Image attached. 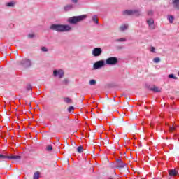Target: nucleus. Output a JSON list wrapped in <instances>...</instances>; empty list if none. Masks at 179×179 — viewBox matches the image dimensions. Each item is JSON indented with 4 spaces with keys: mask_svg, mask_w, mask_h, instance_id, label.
Masks as SVG:
<instances>
[{
    "mask_svg": "<svg viewBox=\"0 0 179 179\" xmlns=\"http://www.w3.org/2000/svg\"><path fill=\"white\" fill-rule=\"evenodd\" d=\"M50 30L54 31H57V33H66L72 30L69 24H52L50 27Z\"/></svg>",
    "mask_w": 179,
    "mask_h": 179,
    "instance_id": "obj_1",
    "label": "nucleus"
},
{
    "mask_svg": "<svg viewBox=\"0 0 179 179\" xmlns=\"http://www.w3.org/2000/svg\"><path fill=\"white\" fill-rule=\"evenodd\" d=\"M86 17V15L73 16L69 17L67 22L68 23H69V24H78V23H80V22H83V20H85Z\"/></svg>",
    "mask_w": 179,
    "mask_h": 179,
    "instance_id": "obj_2",
    "label": "nucleus"
},
{
    "mask_svg": "<svg viewBox=\"0 0 179 179\" xmlns=\"http://www.w3.org/2000/svg\"><path fill=\"white\" fill-rule=\"evenodd\" d=\"M115 162H113V167H115V169H124L125 167L127 168V164L122 162L121 158L115 157Z\"/></svg>",
    "mask_w": 179,
    "mask_h": 179,
    "instance_id": "obj_3",
    "label": "nucleus"
},
{
    "mask_svg": "<svg viewBox=\"0 0 179 179\" xmlns=\"http://www.w3.org/2000/svg\"><path fill=\"white\" fill-rule=\"evenodd\" d=\"M104 66H106V61L99 60L94 64L93 69H101V68H103Z\"/></svg>",
    "mask_w": 179,
    "mask_h": 179,
    "instance_id": "obj_4",
    "label": "nucleus"
},
{
    "mask_svg": "<svg viewBox=\"0 0 179 179\" xmlns=\"http://www.w3.org/2000/svg\"><path fill=\"white\" fill-rule=\"evenodd\" d=\"M64 75H65V73L62 69L53 71V76H55V78H59V79H62V78H64Z\"/></svg>",
    "mask_w": 179,
    "mask_h": 179,
    "instance_id": "obj_5",
    "label": "nucleus"
},
{
    "mask_svg": "<svg viewBox=\"0 0 179 179\" xmlns=\"http://www.w3.org/2000/svg\"><path fill=\"white\" fill-rule=\"evenodd\" d=\"M92 54L93 57H100L103 54V50L101 48H94L92 50Z\"/></svg>",
    "mask_w": 179,
    "mask_h": 179,
    "instance_id": "obj_6",
    "label": "nucleus"
},
{
    "mask_svg": "<svg viewBox=\"0 0 179 179\" xmlns=\"http://www.w3.org/2000/svg\"><path fill=\"white\" fill-rule=\"evenodd\" d=\"M20 64L24 68H29V66H31V61L25 59L22 60Z\"/></svg>",
    "mask_w": 179,
    "mask_h": 179,
    "instance_id": "obj_7",
    "label": "nucleus"
},
{
    "mask_svg": "<svg viewBox=\"0 0 179 179\" xmlns=\"http://www.w3.org/2000/svg\"><path fill=\"white\" fill-rule=\"evenodd\" d=\"M136 13V11H135V10H126L123 11L122 13L124 16H132V15H135Z\"/></svg>",
    "mask_w": 179,
    "mask_h": 179,
    "instance_id": "obj_8",
    "label": "nucleus"
},
{
    "mask_svg": "<svg viewBox=\"0 0 179 179\" xmlns=\"http://www.w3.org/2000/svg\"><path fill=\"white\" fill-rule=\"evenodd\" d=\"M172 5L175 9H179V0H172Z\"/></svg>",
    "mask_w": 179,
    "mask_h": 179,
    "instance_id": "obj_9",
    "label": "nucleus"
},
{
    "mask_svg": "<svg viewBox=\"0 0 179 179\" xmlns=\"http://www.w3.org/2000/svg\"><path fill=\"white\" fill-rule=\"evenodd\" d=\"M128 27H129V25H128V24H122L120 27V31H125V30H128Z\"/></svg>",
    "mask_w": 179,
    "mask_h": 179,
    "instance_id": "obj_10",
    "label": "nucleus"
},
{
    "mask_svg": "<svg viewBox=\"0 0 179 179\" xmlns=\"http://www.w3.org/2000/svg\"><path fill=\"white\" fill-rule=\"evenodd\" d=\"M147 23L148 26L150 27V29H153V27H152V26H153V24H155V20H153V19L150 18L148 20Z\"/></svg>",
    "mask_w": 179,
    "mask_h": 179,
    "instance_id": "obj_11",
    "label": "nucleus"
},
{
    "mask_svg": "<svg viewBox=\"0 0 179 179\" xmlns=\"http://www.w3.org/2000/svg\"><path fill=\"white\" fill-rule=\"evenodd\" d=\"M20 159H22V157H20V155L10 156V160H19Z\"/></svg>",
    "mask_w": 179,
    "mask_h": 179,
    "instance_id": "obj_12",
    "label": "nucleus"
},
{
    "mask_svg": "<svg viewBox=\"0 0 179 179\" xmlns=\"http://www.w3.org/2000/svg\"><path fill=\"white\" fill-rule=\"evenodd\" d=\"M72 8H73V6L72 4H69V5L65 6L64 9L66 12H68V10H71Z\"/></svg>",
    "mask_w": 179,
    "mask_h": 179,
    "instance_id": "obj_13",
    "label": "nucleus"
},
{
    "mask_svg": "<svg viewBox=\"0 0 179 179\" xmlns=\"http://www.w3.org/2000/svg\"><path fill=\"white\" fill-rule=\"evenodd\" d=\"M92 20L95 24H99V20L97 19V15L92 16Z\"/></svg>",
    "mask_w": 179,
    "mask_h": 179,
    "instance_id": "obj_14",
    "label": "nucleus"
},
{
    "mask_svg": "<svg viewBox=\"0 0 179 179\" xmlns=\"http://www.w3.org/2000/svg\"><path fill=\"white\" fill-rule=\"evenodd\" d=\"M113 65V57H109L106 60L105 64Z\"/></svg>",
    "mask_w": 179,
    "mask_h": 179,
    "instance_id": "obj_15",
    "label": "nucleus"
},
{
    "mask_svg": "<svg viewBox=\"0 0 179 179\" xmlns=\"http://www.w3.org/2000/svg\"><path fill=\"white\" fill-rule=\"evenodd\" d=\"M40 178V172L36 171L34 174V179H39Z\"/></svg>",
    "mask_w": 179,
    "mask_h": 179,
    "instance_id": "obj_16",
    "label": "nucleus"
},
{
    "mask_svg": "<svg viewBox=\"0 0 179 179\" xmlns=\"http://www.w3.org/2000/svg\"><path fill=\"white\" fill-rule=\"evenodd\" d=\"M150 90H152V92H155V93H159L160 92V89L157 87H154L152 88H150Z\"/></svg>",
    "mask_w": 179,
    "mask_h": 179,
    "instance_id": "obj_17",
    "label": "nucleus"
},
{
    "mask_svg": "<svg viewBox=\"0 0 179 179\" xmlns=\"http://www.w3.org/2000/svg\"><path fill=\"white\" fill-rule=\"evenodd\" d=\"M0 159H1L2 160H5V159H8L10 160V156L0 154Z\"/></svg>",
    "mask_w": 179,
    "mask_h": 179,
    "instance_id": "obj_18",
    "label": "nucleus"
},
{
    "mask_svg": "<svg viewBox=\"0 0 179 179\" xmlns=\"http://www.w3.org/2000/svg\"><path fill=\"white\" fill-rule=\"evenodd\" d=\"M115 41H116L117 43H123V42L127 41V38H118V39L115 40Z\"/></svg>",
    "mask_w": 179,
    "mask_h": 179,
    "instance_id": "obj_19",
    "label": "nucleus"
},
{
    "mask_svg": "<svg viewBox=\"0 0 179 179\" xmlns=\"http://www.w3.org/2000/svg\"><path fill=\"white\" fill-rule=\"evenodd\" d=\"M169 175L170 176H177V171L173 170V169L169 171Z\"/></svg>",
    "mask_w": 179,
    "mask_h": 179,
    "instance_id": "obj_20",
    "label": "nucleus"
},
{
    "mask_svg": "<svg viewBox=\"0 0 179 179\" xmlns=\"http://www.w3.org/2000/svg\"><path fill=\"white\" fill-rule=\"evenodd\" d=\"M168 20L169 21V23H173V22H174V16H168Z\"/></svg>",
    "mask_w": 179,
    "mask_h": 179,
    "instance_id": "obj_21",
    "label": "nucleus"
},
{
    "mask_svg": "<svg viewBox=\"0 0 179 179\" xmlns=\"http://www.w3.org/2000/svg\"><path fill=\"white\" fill-rule=\"evenodd\" d=\"M68 83H69V80L68 78H64L62 81V85H68Z\"/></svg>",
    "mask_w": 179,
    "mask_h": 179,
    "instance_id": "obj_22",
    "label": "nucleus"
},
{
    "mask_svg": "<svg viewBox=\"0 0 179 179\" xmlns=\"http://www.w3.org/2000/svg\"><path fill=\"white\" fill-rule=\"evenodd\" d=\"M64 102L66 103L67 104H71L72 103V99L69 98H64Z\"/></svg>",
    "mask_w": 179,
    "mask_h": 179,
    "instance_id": "obj_23",
    "label": "nucleus"
},
{
    "mask_svg": "<svg viewBox=\"0 0 179 179\" xmlns=\"http://www.w3.org/2000/svg\"><path fill=\"white\" fill-rule=\"evenodd\" d=\"M7 6H10V8H13L15 6V2L14 1H10L6 3Z\"/></svg>",
    "mask_w": 179,
    "mask_h": 179,
    "instance_id": "obj_24",
    "label": "nucleus"
},
{
    "mask_svg": "<svg viewBox=\"0 0 179 179\" xmlns=\"http://www.w3.org/2000/svg\"><path fill=\"white\" fill-rule=\"evenodd\" d=\"M77 152L78 153H82V152H83V147H82V145H80L77 148Z\"/></svg>",
    "mask_w": 179,
    "mask_h": 179,
    "instance_id": "obj_25",
    "label": "nucleus"
},
{
    "mask_svg": "<svg viewBox=\"0 0 179 179\" xmlns=\"http://www.w3.org/2000/svg\"><path fill=\"white\" fill-rule=\"evenodd\" d=\"M118 63V59L117 57H113V65H116Z\"/></svg>",
    "mask_w": 179,
    "mask_h": 179,
    "instance_id": "obj_26",
    "label": "nucleus"
},
{
    "mask_svg": "<svg viewBox=\"0 0 179 179\" xmlns=\"http://www.w3.org/2000/svg\"><path fill=\"white\" fill-rule=\"evenodd\" d=\"M96 83H97V82L96 81V80H91L90 81V85H91L92 86H94V85H96Z\"/></svg>",
    "mask_w": 179,
    "mask_h": 179,
    "instance_id": "obj_27",
    "label": "nucleus"
},
{
    "mask_svg": "<svg viewBox=\"0 0 179 179\" xmlns=\"http://www.w3.org/2000/svg\"><path fill=\"white\" fill-rule=\"evenodd\" d=\"M159 62H160V58L159 57H155L153 59V62H155V64H159Z\"/></svg>",
    "mask_w": 179,
    "mask_h": 179,
    "instance_id": "obj_28",
    "label": "nucleus"
},
{
    "mask_svg": "<svg viewBox=\"0 0 179 179\" xmlns=\"http://www.w3.org/2000/svg\"><path fill=\"white\" fill-rule=\"evenodd\" d=\"M46 150L48 152H51V150H52V146L51 145H48L47 148H46Z\"/></svg>",
    "mask_w": 179,
    "mask_h": 179,
    "instance_id": "obj_29",
    "label": "nucleus"
},
{
    "mask_svg": "<svg viewBox=\"0 0 179 179\" xmlns=\"http://www.w3.org/2000/svg\"><path fill=\"white\" fill-rule=\"evenodd\" d=\"M168 77L170 78V79H177V77L174 76V74H169L168 76Z\"/></svg>",
    "mask_w": 179,
    "mask_h": 179,
    "instance_id": "obj_30",
    "label": "nucleus"
},
{
    "mask_svg": "<svg viewBox=\"0 0 179 179\" xmlns=\"http://www.w3.org/2000/svg\"><path fill=\"white\" fill-rule=\"evenodd\" d=\"M150 51L151 52L155 53V52H156V48H155V47L152 46V47L150 48Z\"/></svg>",
    "mask_w": 179,
    "mask_h": 179,
    "instance_id": "obj_31",
    "label": "nucleus"
},
{
    "mask_svg": "<svg viewBox=\"0 0 179 179\" xmlns=\"http://www.w3.org/2000/svg\"><path fill=\"white\" fill-rule=\"evenodd\" d=\"M73 110H75V108H74L73 106H70V107L68 108L69 113H72V111H73Z\"/></svg>",
    "mask_w": 179,
    "mask_h": 179,
    "instance_id": "obj_32",
    "label": "nucleus"
},
{
    "mask_svg": "<svg viewBox=\"0 0 179 179\" xmlns=\"http://www.w3.org/2000/svg\"><path fill=\"white\" fill-rule=\"evenodd\" d=\"M41 50L42 51H43V52H47V51H48V49H47V48L45 47H42Z\"/></svg>",
    "mask_w": 179,
    "mask_h": 179,
    "instance_id": "obj_33",
    "label": "nucleus"
},
{
    "mask_svg": "<svg viewBox=\"0 0 179 179\" xmlns=\"http://www.w3.org/2000/svg\"><path fill=\"white\" fill-rule=\"evenodd\" d=\"M148 15V16H153V10H149Z\"/></svg>",
    "mask_w": 179,
    "mask_h": 179,
    "instance_id": "obj_34",
    "label": "nucleus"
},
{
    "mask_svg": "<svg viewBox=\"0 0 179 179\" xmlns=\"http://www.w3.org/2000/svg\"><path fill=\"white\" fill-rule=\"evenodd\" d=\"M31 89H32L31 85H27V90H31Z\"/></svg>",
    "mask_w": 179,
    "mask_h": 179,
    "instance_id": "obj_35",
    "label": "nucleus"
},
{
    "mask_svg": "<svg viewBox=\"0 0 179 179\" xmlns=\"http://www.w3.org/2000/svg\"><path fill=\"white\" fill-rule=\"evenodd\" d=\"M123 48H124V46L122 45L116 46V50H122Z\"/></svg>",
    "mask_w": 179,
    "mask_h": 179,
    "instance_id": "obj_36",
    "label": "nucleus"
},
{
    "mask_svg": "<svg viewBox=\"0 0 179 179\" xmlns=\"http://www.w3.org/2000/svg\"><path fill=\"white\" fill-rule=\"evenodd\" d=\"M28 37H29V38H33V37H34V34H29L28 35Z\"/></svg>",
    "mask_w": 179,
    "mask_h": 179,
    "instance_id": "obj_37",
    "label": "nucleus"
},
{
    "mask_svg": "<svg viewBox=\"0 0 179 179\" xmlns=\"http://www.w3.org/2000/svg\"><path fill=\"white\" fill-rule=\"evenodd\" d=\"M174 129H176V128H174L173 126L170 127L171 132H173V131H174Z\"/></svg>",
    "mask_w": 179,
    "mask_h": 179,
    "instance_id": "obj_38",
    "label": "nucleus"
},
{
    "mask_svg": "<svg viewBox=\"0 0 179 179\" xmlns=\"http://www.w3.org/2000/svg\"><path fill=\"white\" fill-rule=\"evenodd\" d=\"M71 2H73V3H78V0H71Z\"/></svg>",
    "mask_w": 179,
    "mask_h": 179,
    "instance_id": "obj_39",
    "label": "nucleus"
},
{
    "mask_svg": "<svg viewBox=\"0 0 179 179\" xmlns=\"http://www.w3.org/2000/svg\"><path fill=\"white\" fill-rule=\"evenodd\" d=\"M115 111H117V109H115Z\"/></svg>",
    "mask_w": 179,
    "mask_h": 179,
    "instance_id": "obj_40",
    "label": "nucleus"
},
{
    "mask_svg": "<svg viewBox=\"0 0 179 179\" xmlns=\"http://www.w3.org/2000/svg\"><path fill=\"white\" fill-rule=\"evenodd\" d=\"M109 179H113V178H109Z\"/></svg>",
    "mask_w": 179,
    "mask_h": 179,
    "instance_id": "obj_41",
    "label": "nucleus"
},
{
    "mask_svg": "<svg viewBox=\"0 0 179 179\" xmlns=\"http://www.w3.org/2000/svg\"><path fill=\"white\" fill-rule=\"evenodd\" d=\"M178 47H179V45H178Z\"/></svg>",
    "mask_w": 179,
    "mask_h": 179,
    "instance_id": "obj_42",
    "label": "nucleus"
}]
</instances>
